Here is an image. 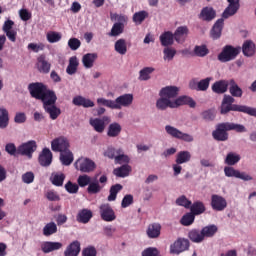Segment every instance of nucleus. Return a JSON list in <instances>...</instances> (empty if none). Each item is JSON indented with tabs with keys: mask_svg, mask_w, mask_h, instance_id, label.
I'll return each instance as SVG.
<instances>
[{
	"mask_svg": "<svg viewBox=\"0 0 256 256\" xmlns=\"http://www.w3.org/2000/svg\"><path fill=\"white\" fill-rule=\"evenodd\" d=\"M227 131H236V133H246L247 128L243 124H235L231 122L219 123L212 132L215 141H228L229 133Z\"/></svg>",
	"mask_w": 256,
	"mask_h": 256,
	"instance_id": "nucleus-1",
	"label": "nucleus"
},
{
	"mask_svg": "<svg viewBox=\"0 0 256 256\" xmlns=\"http://www.w3.org/2000/svg\"><path fill=\"white\" fill-rule=\"evenodd\" d=\"M235 98L231 95H224L221 105V114L227 115L229 111H237L238 113H245L246 115H250L251 117H256V108L234 104Z\"/></svg>",
	"mask_w": 256,
	"mask_h": 256,
	"instance_id": "nucleus-2",
	"label": "nucleus"
},
{
	"mask_svg": "<svg viewBox=\"0 0 256 256\" xmlns=\"http://www.w3.org/2000/svg\"><path fill=\"white\" fill-rule=\"evenodd\" d=\"M28 91L33 99H38L42 103L55 96V91L47 89V86L41 82L30 83L28 85Z\"/></svg>",
	"mask_w": 256,
	"mask_h": 256,
	"instance_id": "nucleus-3",
	"label": "nucleus"
},
{
	"mask_svg": "<svg viewBox=\"0 0 256 256\" xmlns=\"http://www.w3.org/2000/svg\"><path fill=\"white\" fill-rule=\"evenodd\" d=\"M239 53H241V48H235L231 45H226L218 55V60H220L221 63H229V61L236 59Z\"/></svg>",
	"mask_w": 256,
	"mask_h": 256,
	"instance_id": "nucleus-4",
	"label": "nucleus"
},
{
	"mask_svg": "<svg viewBox=\"0 0 256 256\" xmlns=\"http://www.w3.org/2000/svg\"><path fill=\"white\" fill-rule=\"evenodd\" d=\"M55 103H57V94H55L48 101L43 103V108L45 112L49 114L52 121H55V119H57L59 115H61V109L55 106Z\"/></svg>",
	"mask_w": 256,
	"mask_h": 256,
	"instance_id": "nucleus-5",
	"label": "nucleus"
},
{
	"mask_svg": "<svg viewBox=\"0 0 256 256\" xmlns=\"http://www.w3.org/2000/svg\"><path fill=\"white\" fill-rule=\"evenodd\" d=\"M165 131L168 135H170V137H173L174 139H179L180 141H185L186 143H193L194 141V138L191 134L184 133L171 125H166Z\"/></svg>",
	"mask_w": 256,
	"mask_h": 256,
	"instance_id": "nucleus-6",
	"label": "nucleus"
},
{
	"mask_svg": "<svg viewBox=\"0 0 256 256\" xmlns=\"http://www.w3.org/2000/svg\"><path fill=\"white\" fill-rule=\"evenodd\" d=\"M191 243L188 239L178 238L170 245V253L172 255H181V253L188 251Z\"/></svg>",
	"mask_w": 256,
	"mask_h": 256,
	"instance_id": "nucleus-7",
	"label": "nucleus"
},
{
	"mask_svg": "<svg viewBox=\"0 0 256 256\" xmlns=\"http://www.w3.org/2000/svg\"><path fill=\"white\" fill-rule=\"evenodd\" d=\"M74 167L77 171H81V173H91L92 171H95L96 165L93 160L89 158H79L75 162Z\"/></svg>",
	"mask_w": 256,
	"mask_h": 256,
	"instance_id": "nucleus-8",
	"label": "nucleus"
},
{
	"mask_svg": "<svg viewBox=\"0 0 256 256\" xmlns=\"http://www.w3.org/2000/svg\"><path fill=\"white\" fill-rule=\"evenodd\" d=\"M111 123V117L103 116L102 118H91L89 124L93 127L96 133H103L107 125Z\"/></svg>",
	"mask_w": 256,
	"mask_h": 256,
	"instance_id": "nucleus-9",
	"label": "nucleus"
},
{
	"mask_svg": "<svg viewBox=\"0 0 256 256\" xmlns=\"http://www.w3.org/2000/svg\"><path fill=\"white\" fill-rule=\"evenodd\" d=\"M99 213L102 221H106L107 223H111V221H115L117 219L115 210H113L109 203L100 205Z\"/></svg>",
	"mask_w": 256,
	"mask_h": 256,
	"instance_id": "nucleus-10",
	"label": "nucleus"
},
{
	"mask_svg": "<svg viewBox=\"0 0 256 256\" xmlns=\"http://www.w3.org/2000/svg\"><path fill=\"white\" fill-rule=\"evenodd\" d=\"M35 151H37V142L35 140H30L18 147V155H24L28 159L33 157Z\"/></svg>",
	"mask_w": 256,
	"mask_h": 256,
	"instance_id": "nucleus-11",
	"label": "nucleus"
},
{
	"mask_svg": "<svg viewBox=\"0 0 256 256\" xmlns=\"http://www.w3.org/2000/svg\"><path fill=\"white\" fill-rule=\"evenodd\" d=\"M51 149L56 153H63L65 151H69V140H67V138L63 136L55 138L51 142Z\"/></svg>",
	"mask_w": 256,
	"mask_h": 256,
	"instance_id": "nucleus-12",
	"label": "nucleus"
},
{
	"mask_svg": "<svg viewBox=\"0 0 256 256\" xmlns=\"http://www.w3.org/2000/svg\"><path fill=\"white\" fill-rule=\"evenodd\" d=\"M224 174L226 177H235L236 179H242V181H253V177L249 174L235 170V168L231 166H226L224 168Z\"/></svg>",
	"mask_w": 256,
	"mask_h": 256,
	"instance_id": "nucleus-13",
	"label": "nucleus"
},
{
	"mask_svg": "<svg viewBox=\"0 0 256 256\" xmlns=\"http://www.w3.org/2000/svg\"><path fill=\"white\" fill-rule=\"evenodd\" d=\"M240 1L241 0H227L228 6L222 13V18L229 19V17H233V15H236L237 11H239L241 7Z\"/></svg>",
	"mask_w": 256,
	"mask_h": 256,
	"instance_id": "nucleus-14",
	"label": "nucleus"
},
{
	"mask_svg": "<svg viewBox=\"0 0 256 256\" xmlns=\"http://www.w3.org/2000/svg\"><path fill=\"white\" fill-rule=\"evenodd\" d=\"M210 205L213 211H225L227 209V200L221 195L213 194Z\"/></svg>",
	"mask_w": 256,
	"mask_h": 256,
	"instance_id": "nucleus-15",
	"label": "nucleus"
},
{
	"mask_svg": "<svg viewBox=\"0 0 256 256\" xmlns=\"http://www.w3.org/2000/svg\"><path fill=\"white\" fill-rule=\"evenodd\" d=\"M133 104V94H123L114 100L115 109H122Z\"/></svg>",
	"mask_w": 256,
	"mask_h": 256,
	"instance_id": "nucleus-16",
	"label": "nucleus"
},
{
	"mask_svg": "<svg viewBox=\"0 0 256 256\" xmlns=\"http://www.w3.org/2000/svg\"><path fill=\"white\" fill-rule=\"evenodd\" d=\"M177 95H179V87L177 86H166L162 88L159 92L160 97H165L170 101H173V99H176Z\"/></svg>",
	"mask_w": 256,
	"mask_h": 256,
	"instance_id": "nucleus-17",
	"label": "nucleus"
},
{
	"mask_svg": "<svg viewBox=\"0 0 256 256\" xmlns=\"http://www.w3.org/2000/svg\"><path fill=\"white\" fill-rule=\"evenodd\" d=\"M41 167H49L53 163V153L49 148H44L38 158Z\"/></svg>",
	"mask_w": 256,
	"mask_h": 256,
	"instance_id": "nucleus-18",
	"label": "nucleus"
},
{
	"mask_svg": "<svg viewBox=\"0 0 256 256\" xmlns=\"http://www.w3.org/2000/svg\"><path fill=\"white\" fill-rule=\"evenodd\" d=\"M173 35L176 43H185V39L189 35V28L187 26H179Z\"/></svg>",
	"mask_w": 256,
	"mask_h": 256,
	"instance_id": "nucleus-19",
	"label": "nucleus"
},
{
	"mask_svg": "<svg viewBox=\"0 0 256 256\" xmlns=\"http://www.w3.org/2000/svg\"><path fill=\"white\" fill-rule=\"evenodd\" d=\"M183 105H189L191 109H195L197 106V103L193 98L189 96H180L176 100H174V109H177V107H181Z\"/></svg>",
	"mask_w": 256,
	"mask_h": 256,
	"instance_id": "nucleus-20",
	"label": "nucleus"
},
{
	"mask_svg": "<svg viewBox=\"0 0 256 256\" xmlns=\"http://www.w3.org/2000/svg\"><path fill=\"white\" fill-rule=\"evenodd\" d=\"M156 108L159 111H165V109H175V101L169 100L165 96H160V98L156 101Z\"/></svg>",
	"mask_w": 256,
	"mask_h": 256,
	"instance_id": "nucleus-21",
	"label": "nucleus"
},
{
	"mask_svg": "<svg viewBox=\"0 0 256 256\" xmlns=\"http://www.w3.org/2000/svg\"><path fill=\"white\" fill-rule=\"evenodd\" d=\"M73 105L76 107H84V109H89L90 107H95V102L91 99L85 98L83 96H76L72 100Z\"/></svg>",
	"mask_w": 256,
	"mask_h": 256,
	"instance_id": "nucleus-22",
	"label": "nucleus"
},
{
	"mask_svg": "<svg viewBox=\"0 0 256 256\" xmlns=\"http://www.w3.org/2000/svg\"><path fill=\"white\" fill-rule=\"evenodd\" d=\"M223 25H225V20L223 18L218 19L213 25L210 36L215 40L221 37V33H223Z\"/></svg>",
	"mask_w": 256,
	"mask_h": 256,
	"instance_id": "nucleus-23",
	"label": "nucleus"
},
{
	"mask_svg": "<svg viewBox=\"0 0 256 256\" xmlns=\"http://www.w3.org/2000/svg\"><path fill=\"white\" fill-rule=\"evenodd\" d=\"M91 219H93V212L87 208L79 210L78 214L76 215V221L78 223H83L84 225L89 223Z\"/></svg>",
	"mask_w": 256,
	"mask_h": 256,
	"instance_id": "nucleus-24",
	"label": "nucleus"
},
{
	"mask_svg": "<svg viewBox=\"0 0 256 256\" xmlns=\"http://www.w3.org/2000/svg\"><path fill=\"white\" fill-rule=\"evenodd\" d=\"M146 234L149 237V239H159V237L161 236V224H149L146 230Z\"/></svg>",
	"mask_w": 256,
	"mask_h": 256,
	"instance_id": "nucleus-25",
	"label": "nucleus"
},
{
	"mask_svg": "<svg viewBox=\"0 0 256 256\" xmlns=\"http://www.w3.org/2000/svg\"><path fill=\"white\" fill-rule=\"evenodd\" d=\"M79 253H81V243L76 240L67 246L64 256H79Z\"/></svg>",
	"mask_w": 256,
	"mask_h": 256,
	"instance_id": "nucleus-26",
	"label": "nucleus"
},
{
	"mask_svg": "<svg viewBox=\"0 0 256 256\" xmlns=\"http://www.w3.org/2000/svg\"><path fill=\"white\" fill-rule=\"evenodd\" d=\"M200 19L202 21H213L217 17V12L213 7H204L200 12Z\"/></svg>",
	"mask_w": 256,
	"mask_h": 256,
	"instance_id": "nucleus-27",
	"label": "nucleus"
},
{
	"mask_svg": "<svg viewBox=\"0 0 256 256\" xmlns=\"http://www.w3.org/2000/svg\"><path fill=\"white\" fill-rule=\"evenodd\" d=\"M61 247H63V244L61 242L47 241L41 245V250L43 251V253H52V251H59Z\"/></svg>",
	"mask_w": 256,
	"mask_h": 256,
	"instance_id": "nucleus-28",
	"label": "nucleus"
},
{
	"mask_svg": "<svg viewBox=\"0 0 256 256\" xmlns=\"http://www.w3.org/2000/svg\"><path fill=\"white\" fill-rule=\"evenodd\" d=\"M37 69L40 73H49L51 71V63L45 59V55H40L37 59Z\"/></svg>",
	"mask_w": 256,
	"mask_h": 256,
	"instance_id": "nucleus-29",
	"label": "nucleus"
},
{
	"mask_svg": "<svg viewBox=\"0 0 256 256\" xmlns=\"http://www.w3.org/2000/svg\"><path fill=\"white\" fill-rule=\"evenodd\" d=\"M228 87L229 82L225 80H219L212 85V91L213 93H217V95H223V93H227Z\"/></svg>",
	"mask_w": 256,
	"mask_h": 256,
	"instance_id": "nucleus-30",
	"label": "nucleus"
},
{
	"mask_svg": "<svg viewBox=\"0 0 256 256\" xmlns=\"http://www.w3.org/2000/svg\"><path fill=\"white\" fill-rule=\"evenodd\" d=\"M174 41L175 36L171 31H166L160 35V43L162 47H170L171 45H173Z\"/></svg>",
	"mask_w": 256,
	"mask_h": 256,
	"instance_id": "nucleus-31",
	"label": "nucleus"
},
{
	"mask_svg": "<svg viewBox=\"0 0 256 256\" xmlns=\"http://www.w3.org/2000/svg\"><path fill=\"white\" fill-rule=\"evenodd\" d=\"M188 237L192 243H203L205 241V236L203 235V230L192 229L188 233Z\"/></svg>",
	"mask_w": 256,
	"mask_h": 256,
	"instance_id": "nucleus-32",
	"label": "nucleus"
},
{
	"mask_svg": "<svg viewBox=\"0 0 256 256\" xmlns=\"http://www.w3.org/2000/svg\"><path fill=\"white\" fill-rule=\"evenodd\" d=\"M189 209L191 211L190 213L194 214L195 216L203 215V213L207 211V208L205 207V203L201 201H195L193 202V204L191 202Z\"/></svg>",
	"mask_w": 256,
	"mask_h": 256,
	"instance_id": "nucleus-33",
	"label": "nucleus"
},
{
	"mask_svg": "<svg viewBox=\"0 0 256 256\" xmlns=\"http://www.w3.org/2000/svg\"><path fill=\"white\" fill-rule=\"evenodd\" d=\"M255 43L251 40H246L242 46V53L245 57H253L255 55Z\"/></svg>",
	"mask_w": 256,
	"mask_h": 256,
	"instance_id": "nucleus-34",
	"label": "nucleus"
},
{
	"mask_svg": "<svg viewBox=\"0 0 256 256\" xmlns=\"http://www.w3.org/2000/svg\"><path fill=\"white\" fill-rule=\"evenodd\" d=\"M131 171H132L131 166L129 164H124L118 168H115L113 171V174L116 177L125 178V177H129V173H131Z\"/></svg>",
	"mask_w": 256,
	"mask_h": 256,
	"instance_id": "nucleus-35",
	"label": "nucleus"
},
{
	"mask_svg": "<svg viewBox=\"0 0 256 256\" xmlns=\"http://www.w3.org/2000/svg\"><path fill=\"white\" fill-rule=\"evenodd\" d=\"M50 181L52 185H55V187H63V183L65 181V174L61 172H53L51 174Z\"/></svg>",
	"mask_w": 256,
	"mask_h": 256,
	"instance_id": "nucleus-36",
	"label": "nucleus"
},
{
	"mask_svg": "<svg viewBox=\"0 0 256 256\" xmlns=\"http://www.w3.org/2000/svg\"><path fill=\"white\" fill-rule=\"evenodd\" d=\"M95 61H97V53H88L82 58V63L86 69H91Z\"/></svg>",
	"mask_w": 256,
	"mask_h": 256,
	"instance_id": "nucleus-37",
	"label": "nucleus"
},
{
	"mask_svg": "<svg viewBox=\"0 0 256 256\" xmlns=\"http://www.w3.org/2000/svg\"><path fill=\"white\" fill-rule=\"evenodd\" d=\"M121 131V124L114 122L108 126L107 135L108 137H119V135H121Z\"/></svg>",
	"mask_w": 256,
	"mask_h": 256,
	"instance_id": "nucleus-38",
	"label": "nucleus"
},
{
	"mask_svg": "<svg viewBox=\"0 0 256 256\" xmlns=\"http://www.w3.org/2000/svg\"><path fill=\"white\" fill-rule=\"evenodd\" d=\"M73 160H74V157H73V152H71V150L60 152V161L62 165L69 167V165L73 163Z\"/></svg>",
	"mask_w": 256,
	"mask_h": 256,
	"instance_id": "nucleus-39",
	"label": "nucleus"
},
{
	"mask_svg": "<svg viewBox=\"0 0 256 256\" xmlns=\"http://www.w3.org/2000/svg\"><path fill=\"white\" fill-rule=\"evenodd\" d=\"M148 17H149V12L142 10L139 12H135L133 14L132 21L133 23H135V25H141L143 21H145V19H147Z\"/></svg>",
	"mask_w": 256,
	"mask_h": 256,
	"instance_id": "nucleus-40",
	"label": "nucleus"
},
{
	"mask_svg": "<svg viewBox=\"0 0 256 256\" xmlns=\"http://www.w3.org/2000/svg\"><path fill=\"white\" fill-rule=\"evenodd\" d=\"M78 67L79 60L76 58V56H73L69 59V64L66 68V73H68V75H75V73H77Z\"/></svg>",
	"mask_w": 256,
	"mask_h": 256,
	"instance_id": "nucleus-41",
	"label": "nucleus"
},
{
	"mask_svg": "<svg viewBox=\"0 0 256 256\" xmlns=\"http://www.w3.org/2000/svg\"><path fill=\"white\" fill-rule=\"evenodd\" d=\"M114 49L119 55H125L127 53V41L123 38L118 39L114 44Z\"/></svg>",
	"mask_w": 256,
	"mask_h": 256,
	"instance_id": "nucleus-42",
	"label": "nucleus"
},
{
	"mask_svg": "<svg viewBox=\"0 0 256 256\" xmlns=\"http://www.w3.org/2000/svg\"><path fill=\"white\" fill-rule=\"evenodd\" d=\"M104 185L101 186L99 184V181H90V184H88L87 193L89 195H97V193H101Z\"/></svg>",
	"mask_w": 256,
	"mask_h": 256,
	"instance_id": "nucleus-43",
	"label": "nucleus"
},
{
	"mask_svg": "<svg viewBox=\"0 0 256 256\" xmlns=\"http://www.w3.org/2000/svg\"><path fill=\"white\" fill-rule=\"evenodd\" d=\"M191 161V153L189 151H180L176 156V164L183 165V163H189Z\"/></svg>",
	"mask_w": 256,
	"mask_h": 256,
	"instance_id": "nucleus-44",
	"label": "nucleus"
},
{
	"mask_svg": "<svg viewBox=\"0 0 256 256\" xmlns=\"http://www.w3.org/2000/svg\"><path fill=\"white\" fill-rule=\"evenodd\" d=\"M229 93L232 97H243V89L237 85L235 80H230Z\"/></svg>",
	"mask_w": 256,
	"mask_h": 256,
	"instance_id": "nucleus-45",
	"label": "nucleus"
},
{
	"mask_svg": "<svg viewBox=\"0 0 256 256\" xmlns=\"http://www.w3.org/2000/svg\"><path fill=\"white\" fill-rule=\"evenodd\" d=\"M42 232L44 237H51V235H55V233H57V225L55 222H49L43 227Z\"/></svg>",
	"mask_w": 256,
	"mask_h": 256,
	"instance_id": "nucleus-46",
	"label": "nucleus"
},
{
	"mask_svg": "<svg viewBox=\"0 0 256 256\" xmlns=\"http://www.w3.org/2000/svg\"><path fill=\"white\" fill-rule=\"evenodd\" d=\"M123 31H125V25L115 22L108 35L109 37H119V35L123 34Z\"/></svg>",
	"mask_w": 256,
	"mask_h": 256,
	"instance_id": "nucleus-47",
	"label": "nucleus"
},
{
	"mask_svg": "<svg viewBox=\"0 0 256 256\" xmlns=\"http://www.w3.org/2000/svg\"><path fill=\"white\" fill-rule=\"evenodd\" d=\"M9 125V112L7 109L0 108V129H7Z\"/></svg>",
	"mask_w": 256,
	"mask_h": 256,
	"instance_id": "nucleus-48",
	"label": "nucleus"
},
{
	"mask_svg": "<svg viewBox=\"0 0 256 256\" xmlns=\"http://www.w3.org/2000/svg\"><path fill=\"white\" fill-rule=\"evenodd\" d=\"M241 161V155L230 152L227 154L225 158V164L233 167V165H237Z\"/></svg>",
	"mask_w": 256,
	"mask_h": 256,
	"instance_id": "nucleus-49",
	"label": "nucleus"
},
{
	"mask_svg": "<svg viewBox=\"0 0 256 256\" xmlns=\"http://www.w3.org/2000/svg\"><path fill=\"white\" fill-rule=\"evenodd\" d=\"M155 71V68L153 67H145L139 72V79L140 81H149L151 79V73Z\"/></svg>",
	"mask_w": 256,
	"mask_h": 256,
	"instance_id": "nucleus-50",
	"label": "nucleus"
},
{
	"mask_svg": "<svg viewBox=\"0 0 256 256\" xmlns=\"http://www.w3.org/2000/svg\"><path fill=\"white\" fill-rule=\"evenodd\" d=\"M123 190V185L115 184L110 187V194L108 196V201H115L117 199V193Z\"/></svg>",
	"mask_w": 256,
	"mask_h": 256,
	"instance_id": "nucleus-51",
	"label": "nucleus"
},
{
	"mask_svg": "<svg viewBox=\"0 0 256 256\" xmlns=\"http://www.w3.org/2000/svg\"><path fill=\"white\" fill-rule=\"evenodd\" d=\"M181 225L184 227H189V225H193L195 223V215L192 212L186 213L180 221Z\"/></svg>",
	"mask_w": 256,
	"mask_h": 256,
	"instance_id": "nucleus-52",
	"label": "nucleus"
},
{
	"mask_svg": "<svg viewBox=\"0 0 256 256\" xmlns=\"http://www.w3.org/2000/svg\"><path fill=\"white\" fill-rule=\"evenodd\" d=\"M97 105H99V107H108V109H115L118 107L115 104V100H109L105 98H97Z\"/></svg>",
	"mask_w": 256,
	"mask_h": 256,
	"instance_id": "nucleus-53",
	"label": "nucleus"
},
{
	"mask_svg": "<svg viewBox=\"0 0 256 256\" xmlns=\"http://www.w3.org/2000/svg\"><path fill=\"white\" fill-rule=\"evenodd\" d=\"M111 21H116V23H120V25H127V21H129V18L126 15L123 14H117L113 13L110 14Z\"/></svg>",
	"mask_w": 256,
	"mask_h": 256,
	"instance_id": "nucleus-54",
	"label": "nucleus"
},
{
	"mask_svg": "<svg viewBox=\"0 0 256 256\" xmlns=\"http://www.w3.org/2000/svg\"><path fill=\"white\" fill-rule=\"evenodd\" d=\"M217 231H218V228L215 225H209L202 228V234L204 235V239L205 237H213L215 233H217Z\"/></svg>",
	"mask_w": 256,
	"mask_h": 256,
	"instance_id": "nucleus-55",
	"label": "nucleus"
},
{
	"mask_svg": "<svg viewBox=\"0 0 256 256\" xmlns=\"http://www.w3.org/2000/svg\"><path fill=\"white\" fill-rule=\"evenodd\" d=\"M211 79H212L211 77H207L205 79L200 80L197 83V91H207V89H209Z\"/></svg>",
	"mask_w": 256,
	"mask_h": 256,
	"instance_id": "nucleus-56",
	"label": "nucleus"
},
{
	"mask_svg": "<svg viewBox=\"0 0 256 256\" xmlns=\"http://www.w3.org/2000/svg\"><path fill=\"white\" fill-rule=\"evenodd\" d=\"M46 38L49 43H59L61 41V34L55 31L48 32Z\"/></svg>",
	"mask_w": 256,
	"mask_h": 256,
	"instance_id": "nucleus-57",
	"label": "nucleus"
},
{
	"mask_svg": "<svg viewBox=\"0 0 256 256\" xmlns=\"http://www.w3.org/2000/svg\"><path fill=\"white\" fill-rule=\"evenodd\" d=\"M194 53L196 57H206V55H209V49H207V46H195Z\"/></svg>",
	"mask_w": 256,
	"mask_h": 256,
	"instance_id": "nucleus-58",
	"label": "nucleus"
},
{
	"mask_svg": "<svg viewBox=\"0 0 256 256\" xmlns=\"http://www.w3.org/2000/svg\"><path fill=\"white\" fill-rule=\"evenodd\" d=\"M176 205H179V207H185V209H189V207H191V201L187 199V196L182 195L176 199Z\"/></svg>",
	"mask_w": 256,
	"mask_h": 256,
	"instance_id": "nucleus-59",
	"label": "nucleus"
},
{
	"mask_svg": "<svg viewBox=\"0 0 256 256\" xmlns=\"http://www.w3.org/2000/svg\"><path fill=\"white\" fill-rule=\"evenodd\" d=\"M77 183L79 187H87V185L89 186L91 183V178L87 174L80 175L77 179Z\"/></svg>",
	"mask_w": 256,
	"mask_h": 256,
	"instance_id": "nucleus-60",
	"label": "nucleus"
},
{
	"mask_svg": "<svg viewBox=\"0 0 256 256\" xmlns=\"http://www.w3.org/2000/svg\"><path fill=\"white\" fill-rule=\"evenodd\" d=\"M164 53V59L168 61H173V58L175 57V55H177V50L173 49V48H169L166 47L163 51Z\"/></svg>",
	"mask_w": 256,
	"mask_h": 256,
	"instance_id": "nucleus-61",
	"label": "nucleus"
},
{
	"mask_svg": "<svg viewBox=\"0 0 256 256\" xmlns=\"http://www.w3.org/2000/svg\"><path fill=\"white\" fill-rule=\"evenodd\" d=\"M5 151L8 153V155H12L13 157L19 155V148H17V146H15L13 143L6 144Z\"/></svg>",
	"mask_w": 256,
	"mask_h": 256,
	"instance_id": "nucleus-62",
	"label": "nucleus"
},
{
	"mask_svg": "<svg viewBox=\"0 0 256 256\" xmlns=\"http://www.w3.org/2000/svg\"><path fill=\"white\" fill-rule=\"evenodd\" d=\"M65 189L70 194L79 193V185H77V184H75V183H73L71 181H68L65 184Z\"/></svg>",
	"mask_w": 256,
	"mask_h": 256,
	"instance_id": "nucleus-63",
	"label": "nucleus"
},
{
	"mask_svg": "<svg viewBox=\"0 0 256 256\" xmlns=\"http://www.w3.org/2000/svg\"><path fill=\"white\" fill-rule=\"evenodd\" d=\"M131 205H133V195L127 194L122 199L121 207L122 209H127Z\"/></svg>",
	"mask_w": 256,
	"mask_h": 256,
	"instance_id": "nucleus-64",
	"label": "nucleus"
}]
</instances>
